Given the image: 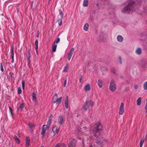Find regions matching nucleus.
Returning a JSON list of instances; mask_svg holds the SVG:
<instances>
[{
	"label": "nucleus",
	"mask_w": 147,
	"mask_h": 147,
	"mask_svg": "<svg viewBox=\"0 0 147 147\" xmlns=\"http://www.w3.org/2000/svg\"><path fill=\"white\" fill-rule=\"evenodd\" d=\"M135 0H129L128 4L122 9L123 12L129 13L130 11H133L135 10Z\"/></svg>",
	"instance_id": "1"
},
{
	"label": "nucleus",
	"mask_w": 147,
	"mask_h": 147,
	"mask_svg": "<svg viewBox=\"0 0 147 147\" xmlns=\"http://www.w3.org/2000/svg\"><path fill=\"white\" fill-rule=\"evenodd\" d=\"M102 126L99 122L96 123L94 126V128L92 130V134L95 137H96L99 134Z\"/></svg>",
	"instance_id": "2"
},
{
	"label": "nucleus",
	"mask_w": 147,
	"mask_h": 147,
	"mask_svg": "<svg viewBox=\"0 0 147 147\" xmlns=\"http://www.w3.org/2000/svg\"><path fill=\"white\" fill-rule=\"evenodd\" d=\"M80 131H82V133L84 134L85 136L83 137V142L86 141L87 143H88V136H86V135L87 134V133H85V132H88V131L87 130V128L86 127H84L82 129H81Z\"/></svg>",
	"instance_id": "3"
},
{
	"label": "nucleus",
	"mask_w": 147,
	"mask_h": 147,
	"mask_svg": "<svg viewBox=\"0 0 147 147\" xmlns=\"http://www.w3.org/2000/svg\"><path fill=\"white\" fill-rule=\"evenodd\" d=\"M62 98V97L61 96L58 98L57 94L55 93L53 98V103H56V104L59 105L61 103Z\"/></svg>",
	"instance_id": "4"
},
{
	"label": "nucleus",
	"mask_w": 147,
	"mask_h": 147,
	"mask_svg": "<svg viewBox=\"0 0 147 147\" xmlns=\"http://www.w3.org/2000/svg\"><path fill=\"white\" fill-rule=\"evenodd\" d=\"M94 103L92 101L86 100L85 104L83 106V109L86 111L89 107L90 106L91 107L94 105Z\"/></svg>",
	"instance_id": "5"
},
{
	"label": "nucleus",
	"mask_w": 147,
	"mask_h": 147,
	"mask_svg": "<svg viewBox=\"0 0 147 147\" xmlns=\"http://www.w3.org/2000/svg\"><path fill=\"white\" fill-rule=\"evenodd\" d=\"M109 89L112 92H114L116 89L117 86L114 80H112L110 82Z\"/></svg>",
	"instance_id": "6"
},
{
	"label": "nucleus",
	"mask_w": 147,
	"mask_h": 147,
	"mask_svg": "<svg viewBox=\"0 0 147 147\" xmlns=\"http://www.w3.org/2000/svg\"><path fill=\"white\" fill-rule=\"evenodd\" d=\"M49 127H47L46 125H43L42 127L41 131V134L42 136V138H44L45 136V133L47 129Z\"/></svg>",
	"instance_id": "7"
},
{
	"label": "nucleus",
	"mask_w": 147,
	"mask_h": 147,
	"mask_svg": "<svg viewBox=\"0 0 147 147\" xmlns=\"http://www.w3.org/2000/svg\"><path fill=\"white\" fill-rule=\"evenodd\" d=\"M124 112V105L123 103H121L120 106L119 114L120 115H122L123 114Z\"/></svg>",
	"instance_id": "8"
},
{
	"label": "nucleus",
	"mask_w": 147,
	"mask_h": 147,
	"mask_svg": "<svg viewBox=\"0 0 147 147\" xmlns=\"http://www.w3.org/2000/svg\"><path fill=\"white\" fill-rule=\"evenodd\" d=\"M76 140L75 139H71L68 144V147H75L76 146Z\"/></svg>",
	"instance_id": "9"
},
{
	"label": "nucleus",
	"mask_w": 147,
	"mask_h": 147,
	"mask_svg": "<svg viewBox=\"0 0 147 147\" xmlns=\"http://www.w3.org/2000/svg\"><path fill=\"white\" fill-rule=\"evenodd\" d=\"M96 142V144L94 145L95 147H102V142L99 138H97Z\"/></svg>",
	"instance_id": "10"
},
{
	"label": "nucleus",
	"mask_w": 147,
	"mask_h": 147,
	"mask_svg": "<svg viewBox=\"0 0 147 147\" xmlns=\"http://www.w3.org/2000/svg\"><path fill=\"white\" fill-rule=\"evenodd\" d=\"M60 128L56 126H55L53 128L52 130L54 134V135H57L59 131Z\"/></svg>",
	"instance_id": "11"
},
{
	"label": "nucleus",
	"mask_w": 147,
	"mask_h": 147,
	"mask_svg": "<svg viewBox=\"0 0 147 147\" xmlns=\"http://www.w3.org/2000/svg\"><path fill=\"white\" fill-rule=\"evenodd\" d=\"M74 50L75 49L73 47L72 48L68 53L67 58L69 60L71 59L72 55L73 52L74 51Z\"/></svg>",
	"instance_id": "12"
},
{
	"label": "nucleus",
	"mask_w": 147,
	"mask_h": 147,
	"mask_svg": "<svg viewBox=\"0 0 147 147\" xmlns=\"http://www.w3.org/2000/svg\"><path fill=\"white\" fill-rule=\"evenodd\" d=\"M58 122L59 124L60 125H61L63 123L64 121L63 120L62 116L61 115L59 117Z\"/></svg>",
	"instance_id": "13"
},
{
	"label": "nucleus",
	"mask_w": 147,
	"mask_h": 147,
	"mask_svg": "<svg viewBox=\"0 0 147 147\" xmlns=\"http://www.w3.org/2000/svg\"><path fill=\"white\" fill-rule=\"evenodd\" d=\"M30 145V138L28 136H27L26 138V145L27 147H28Z\"/></svg>",
	"instance_id": "14"
},
{
	"label": "nucleus",
	"mask_w": 147,
	"mask_h": 147,
	"mask_svg": "<svg viewBox=\"0 0 147 147\" xmlns=\"http://www.w3.org/2000/svg\"><path fill=\"white\" fill-rule=\"evenodd\" d=\"M84 89L85 91H89L90 90V84H88L85 86Z\"/></svg>",
	"instance_id": "15"
},
{
	"label": "nucleus",
	"mask_w": 147,
	"mask_h": 147,
	"mask_svg": "<svg viewBox=\"0 0 147 147\" xmlns=\"http://www.w3.org/2000/svg\"><path fill=\"white\" fill-rule=\"evenodd\" d=\"M28 126L30 129L31 130L35 126V125L34 123H32L30 122L28 124Z\"/></svg>",
	"instance_id": "16"
},
{
	"label": "nucleus",
	"mask_w": 147,
	"mask_h": 147,
	"mask_svg": "<svg viewBox=\"0 0 147 147\" xmlns=\"http://www.w3.org/2000/svg\"><path fill=\"white\" fill-rule=\"evenodd\" d=\"M117 39L118 42H121L123 41V38L122 36L119 35L117 36Z\"/></svg>",
	"instance_id": "17"
},
{
	"label": "nucleus",
	"mask_w": 147,
	"mask_h": 147,
	"mask_svg": "<svg viewBox=\"0 0 147 147\" xmlns=\"http://www.w3.org/2000/svg\"><path fill=\"white\" fill-rule=\"evenodd\" d=\"M97 84L99 88H101L102 87V81L100 79L98 80Z\"/></svg>",
	"instance_id": "18"
},
{
	"label": "nucleus",
	"mask_w": 147,
	"mask_h": 147,
	"mask_svg": "<svg viewBox=\"0 0 147 147\" xmlns=\"http://www.w3.org/2000/svg\"><path fill=\"white\" fill-rule=\"evenodd\" d=\"M136 53L138 55H140L142 53L141 49L140 48H138L136 51Z\"/></svg>",
	"instance_id": "19"
},
{
	"label": "nucleus",
	"mask_w": 147,
	"mask_h": 147,
	"mask_svg": "<svg viewBox=\"0 0 147 147\" xmlns=\"http://www.w3.org/2000/svg\"><path fill=\"white\" fill-rule=\"evenodd\" d=\"M142 98L141 97H139L137 100L136 103L137 105L138 106H140L141 104Z\"/></svg>",
	"instance_id": "20"
},
{
	"label": "nucleus",
	"mask_w": 147,
	"mask_h": 147,
	"mask_svg": "<svg viewBox=\"0 0 147 147\" xmlns=\"http://www.w3.org/2000/svg\"><path fill=\"white\" fill-rule=\"evenodd\" d=\"M11 59H12V61H11L12 63H13L14 62V51L13 50V48H12V49H11Z\"/></svg>",
	"instance_id": "21"
},
{
	"label": "nucleus",
	"mask_w": 147,
	"mask_h": 147,
	"mask_svg": "<svg viewBox=\"0 0 147 147\" xmlns=\"http://www.w3.org/2000/svg\"><path fill=\"white\" fill-rule=\"evenodd\" d=\"M88 4V0H84L83 3V5L84 7H87Z\"/></svg>",
	"instance_id": "22"
},
{
	"label": "nucleus",
	"mask_w": 147,
	"mask_h": 147,
	"mask_svg": "<svg viewBox=\"0 0 147 147\" xmlns=\"http://www.w3.org/2000/svg\"><path fill=\"white\" fill-rule=\"evenodd\" d=\"M63 18H59L57 20V22H58V24L59 26H61L62 24V20Z\"/></svg>",
	"instance_id": "23"
},
{
	"label": "nucleus",
	"mask_w": 147,
	"mask_h": 147,
	"mask_svg": "<svg viewBox=\"0 0 147 147\" xmlns=\"http://www.w3.org/2000/svg\"><path fill=\"white\" fill-rule=\"evenodd\" d=\"M89 25L88 23H86L85 24L84 27V29L86 31L88 30Z\"/></svg>",
	"instance_id": "24"
},
{
	"label": "nucleus",
	"mask_w": 147,
	"mask_h": 147,
	"mask_svg": "<svg viewBox=\"0 0 147 147\" xmlns=\"http://www.w3.org/2000/svg\"><path fill=\"white\" fill-rule=\"evenodd\" d=\"M57 47V44H54V46H52V52H55L56 49V48Z\"/></svg>",
	"instance_id": "25"
},
{
	"label": "nucleus",
	"mask_w": 147,
	"mask_h": 147,
	"mask_svg": "<svg viewBox=\"0 0 147 147\" xmlns=\"http://www.w3.org/2000/svg\"><path fill=\"white\" fill-rule=\"evenodd\" d=\"M145 139L144 138H142L140 142V147H142L143 143Z\"/></svg>",
	"instance_id": "26"
},
{
	"label": "nucleus",
	"mask_w": 147,
	"mask_h": 147,
	"mask_svg": "<svg viewBox=\"0 0 147 147\" xmlns=\"http://www.w3.org/2000/svg\"><path fill=\"white\" fill-rule=\"evenodd\" d=\"M35 45L36 46L35 49L36 51H37V49L38 47V41L37 40H36L35 42Z\"/></svg>",
	"instance_id": "27"
},
{
	"label": "nucleus",
	"mask_w": 147,
	"mask_h": 147,
	"mask_svg": "<svg viewBox=\"0 0 147 147\" xmlns=\"http://www.w3.org/2000/svg\"><path fill=\"white\" fill-rule=\"evenodd\" d=\"M14 138L16 141L18 143H20V139L18 138L17 136H14Z\"/></svg>",
	"instance_id": "28"
},
{
	"label": "nucleus",
	"mask_w": 147,
	"mask_h": 147,
	"mask_svg": "<svg viewBox=\"0 0 147 147\" xmlns=\"http://www.w3.org/2000/svg\"><path fill=\"white\" fill-rule=\"evenodd\" d=\"M67 70H68V65H67V64L66 65V66H65V67H64V68L63 69V71L66 72L67 71Z\"/></svg>",
	"instance_id": "29"
},
{
	"label": "nucleus",
	"mask_w": 147,
	"mask_h": 147,
	"mask_svg": "<svg viewBox=\"0 0 147 147\" xmlns=\"http://www.w3.org/2000/svg\"><path fill=\"white\" fill-rule=\"evenodd\" d=\"M51 120H49L47 121V125H46L47 127H49L50 126V124L51 123Z\"/></svg>",
	"instance_id": "30"
},
{
	"label": "nucleus",
	"mask_w": 147,
	"mask_h": 147,
	"mask_svg": "<svg viewBox=\"0 0 147 147\" xmlns=\"http://www.w3.org/2000/svg\"><path fill=\"white\" fill-rule=\"evenodd\" d=\"M143 87L145 90H147V82H145L143 85Z\"/></svg>",
	"instance_id": "31"
},
{
	"label": "nucleus",
	"mask_w": 147,
	"mask_h": 147,
	"mask_svg": "<svg viewBox=\"0 0 147 147\" xmlns=\"http://www.w3.org/2000/svg\"><path fill=\"white\" fill-rule=\"evenodd\" d=\"M32 98H33V100H36V95L34 93H33L32 94Z\"/></svg>",
	"instance_id": "32"
},
{
	"label": "nucleus",
	"mask_w": 147,
	"mask_h": 147,
	"mask_svg": "<svg viewBox=\"0 0 147 147\" xmlns=\"http://www.w3.org/2000/svg\"><path fill=\"white\" fill-rule=\"evenodd\" d=\"M60 41V39L59 38H57V40L56 41H55L54 42V44H56L58 43Z\"/></svg>",
	"instance_id": "33"
},
{
	"label": "nucleus",
	"mask_w": 147,
	"mask_h": 147,
	"mask_svg": "<svg viewBox=\"0 0 147 147\" xmlns=\"http://www.w3.org/2000/svg\"><path fill=\"white\" fill-rule=\"evenodd\" d=\"M30 51H28V55H27V58L28 59V61H29L30 58Z\"/></svg>",
	"instance_id": "34"
},
{
	"label": "nucleus",
	"mask_w": 147,
	"mask_h": 147,
	"mask_svg": "<svg viewBox=\"0 0 147 147\" xmlns=\"http://www.w3.org/2000/svg\"><path fill=\"white\" fill-rule=\"evenodd\" d=\"M24 103H22L20 105L19 108L21 109H22L24 108Z\"/></svg>",
	"instance_id": "35"
},
{
	"label": "nucleus",
	"mask_w": 147,
	"mask_h": 147,
	"mask_svg": "<svg viewBox=\"0 0 147 147\" xmlns=\"http://www.w3.org/2000/svg\"><path fill=\"white\" fill-rule=\"evenodd\" d=\"M59 14L61 16V18H63V15L62 11L61 9H60L59 10Z\"/></svg>",
	"instance_id": "36"
},
{
	"label": "nucleus",
	"mask_w": 147,
	"mask_h": 147,
	"mask_svg": "<svg viewBox=\"0 0 147 147\" xmlns=\"http://www.w3.org/2000/svg\"><path fill=\"white\" fill-rule=\"evenodd\" d=\"M0 69L2 72H3L4 71L3 66L1 63L0 64Z\"/></svg>",
	"instance_id": "37"
},
{
	"label": "nucleus",
	"mask_w": 147,
	"mask_h": 147,
	"mask_svg": "<svg viewBox=\"0 0 147 147\" xmlns=\"http://www.w3.org/2000/svg\"><path fill=\"white\" fill-rule=\"evenodd\" d=\"M68 96L66 97L65 101V104H68Z\"/></svg>",
	"instance_id": "38"
},
{
	"label": "nucleus",
	"mask_w": 147,
	"mask_h": 147,
	"mask_svg": "<svg viewBox=\"0 0 147 147\" xmlns=\"http://www.w3.org/2000/svg\"><path fill=\"white\" fill-rule=\"evenodd\" d=\"M22 92V90L20 88H19L18 89V94H20Z\"/></svg>",
	"instance_id": "39"
},
{
	"label": "nucleus",
	"mask_w": 147,
	"mask_h": 147,
	"mask_svg": "<svg viewBox=\"0 0 147 147\" xmlns=\"http://www.w3.org/2000/svg\"><path fill=\"white\" fill-rule=\"evenodd\" d=\"M61 146V143H58L55 146V147H60Z\"/></svg>",
	"instance_id": "40"
},
{
	"label": "nucleus",
	"mask_w": 147,
	"mask_h": 147,
	"mask_svg": "<svg viewBox=\"0 0 147 147\" xmlns=\"http://www.w3.org/2000/svg\"><path fill=\"white\" fill-rule=\"evenodd\" d=\"M25 83L23 81H22V87L23 89H24V86L25 85Z\"/></svg>",
	"instance_id": "41"
},
{
	"label": "nucleus",
	"mask_w": 147,
	"mask_h": 147,
	"mask_svg": "<svg viewBox=\"0 0 147 147\" xmlns=\"http://www.w3.org/2000/svg\"><path fill=\"white\" fill-rule=\"evenodd\" d=\"M118 59H119V63H120L121 64H122V60H121V58L120 57H119L118 58Z\"/></svg>",
	"instance_id": "42"
},
{
	"label": "nucleus",
	"mask_w": 147,
	"mask_h": 147,
	"mask_svg": "<svg viewBox=\"0 0 147 147\" xmlns=\"http://www.w3.org/2000/svg\"><path fill=\"white\" fill-rule=\"evenodd\" d=\"M145 108L146 110V112H147V98L146 99V105L145 107Z\"/></svg>",
	"instance_id": "43"
},
{
	"label": "nucleus",
	"mask_w": 147,
	"mask_h": 147,
	"mask_svg": "<svg viewBox=\"0 0 147 147\" xmlns=\"http://www.w3.org/2000/svg\"><path fill=\"white\" fill-rule=\"evenodd\" d=\"M61 146L62 147H66V146L65 144L64 143H61Z\"/></svg>",
	"instance_id": "44"
},
{
	"label": "nucleus",
	"mask_w": 147,
	"mask_h": 147,
	"mask_svg": "<svg viewBox=\"0 0 147 147\" xmlns=\"http://www.w3.org/2000/svg\"><path fill=\"white\" fill-rule=\"evenodd\" d=\"M66 82H67V81H66V80H65L64 81V82H63V84H64V87H65V86L66 85Z\"/></svg>",
	"instance_id": "45"
},
{
	"label": "nucleus",
	"mask_w": 147,
	"mask_h": 147,
	"mask_svg": "<svg viewBox=\"0 0 147 147\" xmlns=\"http://www.w3.org/2000/svg\"><path fill=\"white\" fill-rule=\"evenodd\" d=\"M134 88L135 89H137L138 88V86L137 85H135L134 86Z\"/></svg>",
	"instance_id": "46"
},
{
	"label": "nucleus",
	"mask_w": 147,
	"mask_h": 147,
	"mask_svg": "<svg viewBox=\"0 0 147 147\" xmlns=\"http://www.w3.org/2000/svg\"><path fill=\"white\" fill-rule=\"evenodd\" d=\"M65 107L66 109H67L68 108V104H65Z\"/></svg>",
	"instance_id": "47"
},
{
	"label": "nucleus",
	"mask_w": 147,
	"mask_h": 147,
	"mask_svg": "<svg viewBox=\"0 0 147 147\" xmlns=\"http://www.w3.org/2000/svg\"><path fill=\"white\" fill-rule=\"evenodd\" d=\"M79 80H80V82H82V78H79Z\"/></svg>",
	"instance_id": "48"
},
{
	"label": "nucleus",
	"mask_w": 147,
	"mask_h": 147,
	"mask_svg": "<svg viewBox=\"0 0 147 147\" xmlns=\"http://www.w3.org/2000/svg\"><path fill=\"white\" fill-rule=\"evenodd\" d=\"M52 119V118L49 117V120H51V121Z\"/></svg>",
	"instance_id": "49"
},
{
	"label": "nucleus",
	"mask_w": 147,
	"mask_h": 147,
	"mask_svg": "<svg viewBox=\"0 0 147 147\" xmlns=\"http://www.w3.org/2000/svg\"><path fill=\"white\" fill-rule=\"evenodd\" d=\"M89 147H93V146L92 145H90V146H89Z\"/></svg>",
	"instance_id": "50"
},
{
	"label": "nucleus",
	"mask_w": 147,
	"mask_h": 147,
	"mask_svg": "<svg viewBox=\"0 0 147 147\" xmlns=\"http://www.w3.org/2000/svg\"><path fill=\"white\" fill-rule=\"evenodd\" d=\"M53 116L52 115H51V116H50V117H51V118H52Z\"/></svg>",
	"instance_id": "51"
},
{
	"label": "nucleus",
	"mask_w": 147,
	"mask_h": 147,
	"mask_svg": "<svg viewBox=\"0 0 147 147\" xmlns=\"http://www.w3.org/2000/svg\"><path fill=\"white\" fill-rule=\"evenodd\" d=\"M79 139H80V140H81V138H79Z\"/></svg>",
	"instance_id": "52"
},
{
	"label": "nucleus",
	"mask_w": 147,
	"mask_h": 147,
	"mask_svg": "<svg viewBox=\"0 0 147 147\" xmlns=\"http://www.w3.org/2000/svg\"><path fill=\"white\" fill-rule=\"evenodd\" d=\"M9 109H10V110H11V108L10 107H9Z\"/></svg>",
	"instance_id": "53"
},
{
	"label": "nucleus",
	"mask_w": 147,
	"mask_h": 147,
	"mask_svg": "<svg viewBox=\"0 0 147 147\" xmlns=\"http://www.w3.org/2000/svg\"><path fill=\"white\" fill-rule=\"evenodd\" d=\"M40 147H44V146H41Z\"/></svg>",
	"instance_id": "54"
},
{
	"label": "nucleus",
	"mask_w": 147,
	"mask_h": 147,
	"mask_svg": "<svg viewBox=\"0 0 147 147\" xmlns=\"http://www.w3.org/2000/svg\"><path fill=\"white\" fill-rule=\"evenodd\" d=\"M51 0H49V1H50Z\"/></svg>",
	"instance_id": "55"
}]
</instances>
